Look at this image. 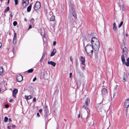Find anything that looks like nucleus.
Listing matches in <instances>:
<instances>
[{
    "label": "nucleus",
    "instance_id": "1",
    "mask_svg": "<svg viewBox=\"0 0 129 129\" xmlns=\"http://www.w3.org/2000/svg\"><path fill=\"white\" fill-rule=\"evenodd\" d=\"M91 43L92 45L87 44L85 47V51L87 55L91 57L92 55L93 49L95 55V60L98 61L99 60L98 52L100 47L99 42L96 38L93 37L91 39Z\"/></svg>",
    "mask_w": 129,
    "mask_h": 129
},
{
    "label": "nucleus",
    "instance_id": "2",
    "mask_svg": "<svg viewBox=\"0 0 129 129\" xmlns=\"http://www.w3.org/2000/svg\"><path fill=\"white\" fill-rule=\"evenodd\" d=\"M101 92L103 95V100L105 98V96L107 94V89L105 88H103L102 89Z\"/></svg>",
    "mask_w": 129,
    "mask_h": 129
},
{
    "label": "nucleus",
    "instance_id": "3",
    "mask_svg": "<svg viewBox=\"0 0 129 129\" xmlns=\"http://www.w3.org/2000/svg\"><path fill=\"white\" fill-rule=\"evenodd\" d=\"M41 7L40 3L39 2H37L34 6V8L35 10H38Z\"/></svg>",
    "mask_w": 129,
    "mask_h": 129
},
{
    "label": "nucleus",
    "instance_id": "4",
    "mask_svg": "<svg viewBox=\"0 0 129 129\" xmlns=\"http://www.w3.org/2000/svg\"><path fill=\"white\" fill-rule=\"evenodd\" d=\"M17 81L18 82H20L23 79L22 76L21 75H18L16 77Z\"/></svg>",
    "mask_w": 129,
    "mask_h": 129
},
{
    "label": "nucleus",
    "instance_id": "5",
    "mask_svg": "<svg viewBox=\"0 0 129 129\" xmlns=\"http://www.w3.org/2000/svg\"><path fill=\"white\" fill-rule=\"evenodd\" d=\"M124 105L126 108H127L129 106V98L126 99L124 101Z\"/></svg>",
    "mask_w": 129,
    "mask_h": 129
},
{
    "label": "nucleus",
    "instance_id": "6",
    "mask_svg": "<svg viewBox=\"0 0 129 129\" xmlns=\"http://www.w3.org/2000/svg\"><path fill=\"white\" fill-rule=\"evenodd\" d=\"M22 5L23 7H25L29 3V0H22Z\"/></svg>",
    "mask_w": 129,
    "mask_h": 129
},
{
    "label": "nucleus",
    "instance_id": "7",
    "mask_svg": "<svg viewBox=\"0 0 129 129\" xmlns=\"http://www.w3.org/2000/svg\"><path fill=\"white\" fill-rule=\"evenodd\" d=\"M90 101V99L88 98H87L86 99L85 102V104L86 107L88 106L89 104Z\"/></svg>",
    "mask_w": 129,
    "mask_h": 129
},
{
    "label": "nucleus",
    "instance_id": "8",
    "mask_svg": "<svg viewBox=\"0 0 129 129\" xmlns=\"http://www.w3.org/2000/svg\"><path fill=\"white\" fill-rule=\"evenodd\" d=\"M128 53V51L127 48L124 47L123 49L122 50V54H124L126 56L127 55Z\"/></svg>",
    "mask_w": 129,
    "mask_h": 129
},
{
    "label": "nucleus",
    "instance_id": "9",
    "mask_svg": "<svg viewBox=\"0 0 129 129\" xmlns=\"http://www.w3.org/2000/svg\"><path fill=\"white\" fill-rule=\"evenodd\" d=\"M18 90L17 89H15L12 92V95L14 98H16V94L17 93Z\"/></svg>",
    "mask_w": 129,
    "mask_h": 129
},
{
    "label": "nucleus",
    "instance_id": "10",
    "mask_svg": "<svg viewBox=\"0 0 129 129\" xmlns=\"http://www.w3.org/2000/svg\"><path fill=\"white\" fill-rule=\"evenodd\" d=\"M44 109L45 113V116H46L47 114L48 111L47 106L46 105L45 106V107L44 108Z\"/></svg>",
    "mask_w": 129,
    "mask_h": 129
},
{
    "label": "nucleus",
    "instance_id": "11",
    "mask_svg": "<svg viewBox=\"0 0 129 129\" xmlns=\"http://www.w3.org/2000/svg\"><path fill=\"white\" fill-rule=\"evenodd\" d=\"M80 60L81 61V63L83 65H85V59L84 57L81 56L80 57Z\"/></svg>",
    "mask_w": 129,
    "mask_h": 129
},
{
    "label": "nucleus",
    "instance_id": "12",
    "mask_svg": "<svg viewBox=\"0 0 129 129\" xmlns=\"http://www.w3.org/2000/svg\"><path fill=\"white\" fill-rule=\"evenodd\" d=\"M14 36L13 40V43L14 44H15L16 43V33H14Z\"/></svg>",
    "mask_w": 129,
    "mask_h": 129
},
{
    "label": "nucleus",
    "instance_id": "13",
    "mask_svg": "<svg viewBox=\"0 0 129 129\" xmlns=\"http://www.w3.org/2000/svg\"><path fill=\"white\" fill-rule=\"evenodd\" d=\"M48 64L52 65L54 67L55 66L56 63L52 61H48Z\"/></svg>",
    "mask_w": 129,
    "mask_h": 129
},
{
    "label": "nucleus",
    "instance_id": "14",
    "mask_svg": "<svg viewBox=\"0 0 129 129\" xmlns=\"http://www.w3.org/2000/svg\"><path fill=\"white\" fill-rule=\"evenodd\" d=\"M56 52V50L55 49H53V51L51 52V54H50V56H52L54 55Z\"/></svg>",
    "mask_w": 129,
    "mask_h": 129
},
{
    "label": "nucleus",
    "instance_id": "15",
    "mask_svg": "<svg viewBox=\"0 0 129 129\" xmlns=\"http://www.w3.org/2000/svg\"><path fill=\"white\" fill-rule=\"evenodd\" d=\"M3 69L2 67H0V75L2 76L3 75Z\"/></svg>",
    "mask_w": 129,
    "mask_h": 129
},
{
    "label": "nucleus",
    "instance_id": "16",
    "mask_svg": "<svg viewBox=\"0 0 129 129\" xmlns=\"http://www.w3.org/2000/svg\"><path fill=\"white\" fill-rule=\"evenodd\" d=\"M124 54L122 55L121 56V59L122 61V62L123 64L124 62H125V59L124 58Z\"/></svg>",
    "mask_w": 129,
    "mask_h": 129
},
{
    "label": "nucleus",
    "instance_id": "17",
    "mask_svg": "<svg viewBox=\"0 0 129 129\" xmlns=\"http://www.w3.org/2000/svg\"><path fill=\"white\" fill-rule=\"evenodd\" d=\"M113 29L114 31H116L117 29V26L115 22L113 23Z\"/></svg>",
    "mask_w": 129,
    "mask_h": 129
},
{
    "label": "nucleus",
    "instance_id": "18",
    "mask_svg": "<svg viewBox=\"0 0 129 129\" xmlns=\"http://www.w3.org/2000/svg\"><path fill=\"white\" fill-rule=\"evenodd\" d=\"M72 14L75 19H76L77 18V14L76 13L75 11H73Z\"/></svg>",
    "mask_w": 129,
    "mask_h": 129
},
{
    "label": "nucleus",
    "instance_id": "19",
    "mask_svg": "<svg viewBox=\"0 0 129 129\" xmlns=\"http://www.w3.org/2000/svg\"><path fill=\"white\" fill-rule=\"evenodd\" d=\"M31 7V4L29 6H28L27 9V11L28 12L30 11Z\"/></svg>",
    "mask_w": 129,
    "mask_h": 129
},
{
    "label": "nucleus",
    "instance_id": "20",
    "mask_svg": "<svg viewBox=\"0 0 129 129\" xmlns=\"http://www.w3.org/2000/svg\"><path fill=\"white\" fill-rule=\"evenodd\" d=\"M126 62H125V64L127 66H129V58H128L126 59Z\"/></svg>",
    "mask_w": 129,
    "mask_h": 129
},
{
    "label": "nucleus",
    "instance_id": "21",
    "mask_svg": "<svg viewBox=\"0 0 129 129\" xmlns=\"http://www.w3.org/2000/svg\"><path fill=\"white\" fill-rule=\"evenodd\" d=\"M55 19V17L53 15H52L50 19V21H53Z\"/></svg>",
    "mask_w": 129,
    "mask_h": 129
},
{
    "label": "nucleus",
    "instance_id": "22",
    "mask_svg": "<svg viewBox=\"0 0 129 129\" xmlns=\"http://www.w3.org/2000/svg\"><path fill=\"white\" fill-rule=\"evenodd\" d=\"M25 97L27 100H28L31 98V96L30 95H29L28 96H25Z\"/></svg>",
    "mask_w": 129,
    "mask_h": 129
},
{
    "label": "nucleus",
    "instance_id": "23",
    "mask_svg": "<svg viewBox=\"0 0 129 129\" xmlns=\"http://www.w3.org/2000/svg\"><path fill=\"white\" fill-rule=\"evenodd\" d=\"M102 107V106L100 105L99 104L98 107L97 109L99 110V111H101Z\"/></svg>",
    "mask_w": 129,
    "mask_h": 129
},
{
    "label": "nucleus",
    "instance_id": "24",
    "mask_svg": "<svg viewBox=\"0 0 129 129\" xmlns=\"http://www.w3.org/2000/svg\"><path fill=\"white\" fill-rule=\"evenodd\" d=\"M10 9V8L9 7H7L6 9L5 10L4 12L5 13H7Z\"/></svg>",
    "mask_w": 129,
    "mask_h": 129
},
{
    "label": "nucleus",
    "instance_id": "25",
    "mask_svg": "<svg viewBox=\"0 0 129 129\" xmlns=\"http://www.w3.org/2000/svg\"><path fill=\"white\" fill-rule=\"evenodd\" d=\"M8 120V118L7 117H5L4 118V121L5 122H7Z\"/></svg>",
    "mask_w": 129,
    "mask_h": 129
},
{
    "label": "nucleus",
    "instance_id": "26",
    "mask_svg": "<svg viewBox=\"0 0 129 129\" xmlns=\"http://www.w3.org/2000/svg\"><path fill=\"white\" fill-rule=\"evenodd\" d=\"M33 70L32 69H30L28 70L27 72L28 73H31L33 72Z\"/></svg>",
    "mask_w": 129,
    "mask_h": 129
},
{
    "label": "nucleus",
    "instance_id": "27",
    "mask_svg": "<svg viewBox=\"0 0 129 129\" xmlns=\"http://www.w3.org/2000/svg\"><path fill=\"white\" fill-rule=\"evenodd\" d=\"M30 21L32 23H34V22L35 20L33 18H31L30 20Z\"/></svg>",
    "mask_w": 129,
    "mask_h": 129
},
{
    "label": "nucleus",
    "instance_id": "28",
    "mask_svg": "<svg viewBox=\"0 0 129 129\" xmlns=\"http://www.w3.org/2000/svg\"><path fill=\"white\" fill-rule=\"evenodd\" d=\"M17 24V22L16 21H14L13 22V25L14 26H16Z\"/></svg>",
    "mask_w": 129,
    "mask_h": 129
},
{
    "label": "nucleus",
    "instance_id": "29",
    "mask_svg": "<svg viewBox=\"0 0 129 129\" xmlns=\"http://www.w3.org/2000/svg\"><path fill=\"white\" fill-rule=\"evenodd\" d=\"M123 22L122 21H121L118 26V27L120 28L122 25L123 24Z\"/></svg>",
    "mask_w": 129,
    "mask_h": 129
},
{
    "label": "nucleus",
    "instance_id": "30",
    "mask_svg": "<svg viewBox=\"0 0 129 129\" xmlns=\"http://www.w3.org/2000/svg\"><path fill=\"white\" fill-rule=\"evenodd\" d=\"M116 91H115L113 93V98H114V97H115L116 94Z\"/></svg>",
    "mask_w": 129,
    "mask_h": 129
},
{
    "label": "nucleus",
    "instance_id": "31",
    "mask_svg": "<svg viewBox=\"0 0 129 129\" xmlns=\"http://www.w3.org/2000/svg\"><path fill=\"white\" fill-rule=\"evenodd\" d=\"M15 3V4L16 5H17L18 4V0H14Z\"/></svg>",
    "mask_w": 129,
    "mask_h": 129
},
{
    "label": "nucleus",
    "instance_id": "32",
    "mask_svg": "<svg viewBox=\"0 0 129 129\" xmlns=\"http://www.w3.org/2000/svg\"><path fill=\"white\" fill-rule=\"evenodd\" d=\"M70 60L72 61V62L73 61V59L72 58V56H70Z\"/></svg>",
    "mask_w": 129,
    "mask_h": 129
},
{
    "label": "nucleus",
    "instance_id": "33",
    "mask_svg": "<svg viewBox=\"0 0 129 129\" xmlns=\"http://www.w3.org/2000/svg\"><path fill=\"white\" fill-rule=\"evenodd\" d=\"M45 56V53H43V54L42 56V58H44V57Z\"/></svg>",
    "mask_w": 129,
    "mask_h": 129
},
{
    "label": "nucleus",
    "instance_id": "34",
    "mask_svg": "<svg viewBox=\"0 0 129 129\" xmlns=\"http://www.w3.org/2000/svg\"><path fill=\"white\" fill-rule=\"evenodd\" d=\"M5 107L6 108H8L9 107V105L8 104H6L5 105Z\"/></svg>",
    "mask_w": 129,
    "mask_h": 129
},
{
    "label": "nucleus",
    "instance_id": "35",
    "mask_svg": "<svg viewBox=\"0 0 129 129\" xmlns=\"http://www.w3.org/2000/svg\"><path fill=\"white\" fill-rule=\"evenodd\" d=\"M72 73H70V76L69 78H71L72 77Z\"/></svg>",
    "mask_w": 129,
    "mask_h": 129
},
{
    "label": "nucleus",
    "instance_id": "36",
    "mask_svg": "<svg viewBox=\"0 0 129 129\" xmlns=\"http://www.w3.org/2000/svg\"><path fill=\"white\" fill-rule=\"evenodd\" d=\"M37 79L35 77L33 80V81L34 82Z\"/></svg>",
    "mask_w": 129,
    "mask_h": 129
},
{
    "label": "nucleus",
    "instance_id": "37",
    "mask_svg": "<svg viewBox=\"0 0 129 129\" xmlns=\"http://www.w3.org/2000/svg\"><path fill=\"white\" fill-rule=\"evenodd\" d=\"M12 124V127L13 128H14L15 127V125H13L12 124Z\"/></svg>",
    "mask_w": 129,
    "mask_h": 129
},
{
    "label": "nucleus",
    "instance_id": "38",
    "mask_svg": "<svg viewBox=\"0 0 129 129\" xmlns=\"http://www.w3.org/2000/svg\"><path fill=\"white\" fill-rule=\"evenodd\" d=\"M56 43L55 41L53 43V45L54 46H55L56 45Z\"/></svg>",
    "mask_w": 129,
    "mask_h": 129
},
{
    "label": "nucleus",
    "instance_id": "39",
    "mask_svg": "<svg viewBox=\"0 0 129 129\" xmlns=\"http://www.w3.org/2000/svg\"><path fill=\"white\" fill-rule=\"evenodd\" d=\"M42 111V109H41L39 110V112L40 113H41Z\"/></svg>",
    "mask_w": 129,
    "mask_h": 129
},
{
    "label": "nucleus",
    "instance_id": "40",
    "mask_svg": "<svg viewBox=\"0 0 129 129\" xmlns=\"http://www.w3.org/2000/svg\"><path fill=\"white\" fill-rule=\"evenodd\" d=\"M33 101L34 102H35L36 101V98L35 97L34 98L33 100Z\"/></svg>",
    "mask_w": 129,
    "mask_h": 129
},
{
    "label": "nucleus",
    "instance_id": "41",
    "mask_svg": "<svg viewBox=\"0 0 129 129\" xmlns=\"http://www.w3.org/2000/svg\"><path fill=\"white\" fill-rule=\"evenodd\" d=\"M37 116L38 117H39L40 116V114L39 113H37Z\"/></svg>",
    "mask_w": 129,
    "mask_h": 129
},
{
    "label": "nucleus",
    "instance_id": "42",
    "mask_svg": "<svg viewBox=\"0 0 129 129\" xmlns=\"http://www.w3.org/2000/svg\"><path fill=\"white\" fill-rule=\"evenodd\" d=\"M7 128L8 129H11V127L10 126H8Z\"/></svg>",
    "mask_w": 129,
    "mask_h": 129
},
{
    "label": "nucleus",
    "instance_id": "43",
    "mask_svg": "<svg viewBox=\"0 0 129 129\" xmlns=\"http://www.w3.org/2000/svg\"><path fill=\"white\" fill-rule=\"evenodd\" d=\"M32 27V26L31 25H29V28H28V29H30V28H31Z\"/></svg>",
    "mask_w": 129,
    "mask_h": 129
},
{
    "label": "nucleus",
    "instance_id": "44",
    "mask_svg": "<svg viewBox=\"0 0 129 129\" xmlns=\"http://www.w3.org/2000/svg\"><path fill=\"white\" fill-rule=\"evenodd\" d=\"M14 49H15V48L14 47V48H13V50H12V51H13V54L14 53Z\"/></svg>",
    "mask_w": 129,
    "mask_h": 129
},
{
    "label": "nucleus",
    "instance_id": "45",
    "mask_svg": "<svg viewBox=\"0 0 129 129\" xmlns=\"http://www.w3.org/2000/svg\"><path fill=\"white\" fill-rule=\"evenodd\" d=\"M10 16L11 18H12L13 17V15L12 14H10Z\"/></svg>",
    "mask_w": 129,
    "mask_h": 129
},
{
    "label": "nucleus",
    "instance_id": "46",
    "mask_svg": "<svg viewBox=\"0 0 129 129\" xmlns=\"http://www.w3.org/2000/svg\"><path fill=\"white\" fill-rule=\"evenodd\" d=\"M80 114H79V115H78V118H80Z\"/></svg>",
    "mask_w": 129,
    "mask_h": 129
},
{
    "label": "nucleus",
    "instance_id": "47",
    "mask_svg": "<svg viewBox=\"0 0 129 129\" xmlns=\"http://www.w3.org/2000/svg\"><path fill=\"white\" fill-rule=\"evenodd\" d=\"M13 101V100H12V99H11L10 100L9 102H12Z\"/></svg>",
    "mask_w": 129,
    "mask_h": 129
},
{
    "label": "nucleus",
    "instance_id": "48",
    "mask_svg": "<svg viewBox=\"0 0 129 129\" xmlns=\"http://www.w3.org/2000/svg\"><path fill=\"white\" fill-rule=\"evenodd\" d=\"M43 58H42V57L41 58V59L40 60V61H41L43 60Z\"/></svg>",
    "mask_w": 129,
    "mask_h": 129
},
{
    "label": "nucleus",
    "instance_id": "49",
    "mask_svg": "<svg viewBox=\"0 0 129 129\" xmlns=\"http://www.w3.org/2000/svg\"><path fill=\"white\" fill-rule=\"evenodd\" d=\"M8 126H10V127H11L12 126V124H10L9 125H8Z\"/></svg>",
    "mask_w": 129,
    "mask_h": 129
},
{
    "label": "nucleus",
    "instance_id": "50",
    "mask_svg": "<svg viewBox=\"0 0 129 129\" xmlns=\"http://www.w3.org/2000/svg\"><path fill=\"white\" fill-rule=\"evenodd\" d=\"M9 121H10L11 122L12 121V120L11 118H9Z\"/></svg>",
    "mask_w": 129,
    "mask_h": 129
},
{
    "label": "nucleus",
    "instance_id": "51",
    "mask_svg": "<svg viewBox=\"0 0 129 129\" xmlns=\"http://www.w3.org/2000/svg\"><path fill=\"white\" fill-rule=\"evenodd\" d=\"M2 46V44L1 43H0V48Z\"/></svg>",
    "mask_w": 129,
    "mask_h": 129
},
{
    "label": "nucleus",
    "instance_id": "52",
    "mask_svg": "<svg viewBox=\"0 0 129 129\" xmlns=\"http://www.w3.org/2000/svg\"><path fill=\"white\" fill-rule=\"evenodd\" d=\"M10 0H8L7 4H9V3Z\"/></svg>",
    "mask_w": 129,
    "mask_h": 129
},
{
    "label": "nucleus",
    "instance_id": "53",
    "mask_svg": "<svg viewBox=\"0 0 129 129\" xmlns=\"http://www.w3.org/2000/svg\"><path fill=\"white\" fill-rule=\"evenodd\" d=\"M82 67H83V68H83V69H82L83 70H84L85 69V68H84V67H83V66Z\"/></svg>",
    "mask_w": 129,
    "mask_h": 129
},
{
    "label": "nucleus",
    "instance_id": "54",
    "mask_svg": "<svg viewBox=\"0 0 129 129\" xmlns=\"http://www.w3.org/2000/svg\"><path fill=\"white\" fill-rule=\"evenodd\" d=\"M24 20H25V21H26V18H24Z\"/></svg>",
    "mask_w": 129,
    "mask_h": 129
},
{
    "label": "nucleus",
    "instance_id": "55",
    "mask_svg": "<svg viewBox=\"0 0 129 129\" xmlns=\"http://www.w3.org/2000/svg\"><path fill=\"white\" fill-rule=\"evenodd\" d=\"M116 88H115V90H116Z\"/></svg>",
    "mask_w": 129,
    "mask_h": 129
},
{
    "label": "nucleus",
    "instance_id": "56",
    "mask_svg": "<svg viewBox=\"0 0 129 129\" xmlns=\"http://www.w3.org/2000/svg\"><path fill=\"white\" fill-rule=\"evenodd\" d=\"M87 112L88 114V112L87 111Z\"/></svg>",
    "mask_w": 129,
    "mask_h": 129
},
{
    "label": "nucleus",
    "instance_id": "57",
    "mask_svg": "<svg viewBox=\"0 0 129 129\" xmlns=\"http://www.w3.org/2000/svg\"><path fill=\"white\" fill-rule=\"evenodd\" d=\"M123 79L124 80H125V79L124 78H123Z\"/></svg>",
    "mask_w": 129,
    "mask_h": 129
},
{
    "label": "nucleus",
    "instance_id": "58",
    "mask_svg": "<svg viewBox=\"0 0 129 129\" xmlns=\"http://www.w3.org/2000/svg\"><path fill=\"white\" fill-rule=\"evenodd\" d=\"M1 1H2L3 0H0Z\"/></svg>",
    "mask_w": 129,
    "mask_h": 129
},
{
    "label": "nucleus",
    "instance_id": "59",
    "mask_svg": "<svg viewBox=\"0 0 129 129\" xmlns=\"http://www.w3.org/2000/svg\"><path fill=\"white\" fill-rule=\"evenodd\" d=\"M31 1L32 0H30Z\"/></svg>",
    "mask_w": 129,
    "mask_h": 129
}]
</instances>
